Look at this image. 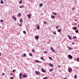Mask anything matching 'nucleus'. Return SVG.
<instances>
[{"label": "nucleus", "instance_id": "nucleus-1", "mask_svg": "<svg viewBox=\"0 0 79 79\" xmlns=\"http://www.w3.org/2000/svg\"><path fill=\"white\" fill-rule=\"evenodd\" d=\"M12 19H13V20H15V21H16V19H16V17L15 16H13L12 17Z\"/></svg>", "mask_w": 79, "mask_h": 79}, {"label": "nucleus", "instance_id": "nucleus-2", "mask_svg": "<svg viewBox=\"0 0 79 79\" xmlns=\"http://www.w3.org/2000/svg\"><path fill=\"white\" fill-rule=\"evenodd\" d=\"M51 50L52 51V52H55V49L54 48H53V47H51L50 48Z\"/></svg>", "mask_w": 79, "mask_h": 79}, {"label": "nucleus", "instance_id": "nucleus-3", "mask_svg": "<svg viewBox=\"0 0 79 79\" xmlns=\"http://www.w3.org/2000/svg\"><path fill=\"white\" fill-rule=\"evenodd\" d=\"M68 71L69 73H70V72H72V69L71 68H69Z\"/></svg>", "mask_w": 79, "mask_h": 79}, {"label": "nucleus", "instance_id": "nucleus-4", "mask_svg": "<svg viewBox=\"0 0 79 79\" xmlns=\"http://www.w3.org/2000/svg\"><path fill=\"white\" fill-rule=\"evenodd\" d=\"M68 57H69V59H71L72 58H73V56L70 55H69L68 56Z\"/></svg>", "mask_w": 79, "mask_h": 79}, {"label": "nucleus", "instance_id": "nucleus-5", "mask_svg": "<svg viewBox=\"0 0 79 79\" xmlns=\"http://www.w3.org/2000/svg\"><path fill=\"white\" fill-rule=\"evenodd\" d=\"M35 39H36V40L39 39V36H38L37 35L35 36Z\"/></svg>", "mask_w": 79, "mask_h": 79}, {"label": "nucleus", "instance_id": "nucleus-6", "mask_svg": "<svg viewBox=\"0 0 79 79\" xmlns=\"http://www.w3.org/2000/svg\"><path fill=\"white\" fill-rule=\"evenodd\" d=\"M68 37H69V39H70V40H71V39H72L71 37H70V36L69 35H68Z\"/></svg>", "mask_w": 79, "mask_h": 79}, {"label": "nucleus", "instance_id": "nucleus-7", "mask_svg": "<svg viewBox=\"0 0 79 79\" xmlns=\"http://www.w3.org/2000/svg\"><path fill=\"white\" fill-rule=\"evenodd\" d=\"M49 66H51L52 67H53V65L52 64H50Z\"/></svg>", "mask_w": 79, "mask_h": 79}, {"label": "nucleus", "instance_id": "nucleus-8", "mask_svg": "<svg viewBox=\"0 0 79 79\" xmlns=\"http://www.w3.org/2000/svg\"><path fill=\"white\" fill-rule=\"evenodd\" d=\"M42 72H43V73H45L46 71L44 70V69H42Z\"/></svg>", "mask_w": 79, "mask_h": 79}, {"label": "nucleus", "instance_id": "nucleus-9", "mask_svg": "<svg viewBox=\"0 0 79 79\" xmlns=\"http://www.w3.org/2000/svg\"><path fill=\"white\" fill-rule=\"evenodd\" d=\"M31 14H29L27 15L28 18L29 19H30V16H31Z\"/></svg>", "mask_w": 79, "mask_h": 79}, {"label": "nucleus", "instance_id": "nucleus-10", "mask_svg": "<svg viewBox=\"0 0 79 79\" xmlns=\"http://www.w3.org/2000/svg\"><path fill=\"white\" fill-rule=\"evenodd\" d=\"M77 77V74H76L74 76V78L75 79H76Z\"/></svg>", "mask_w": 79, "mask_h": 79}, {"label": "nucleus", "instance_id": "nucleus-11", "mask_svg": "<svg viewBox=\"0 0 79 79\" xmlns=\"http://www.w3.org/2000/svg\"><path fill=\"white\" fill-rule=\"evenodd\" d=\"M36 74H37V75H39V72L37 71H36L35 73Z\"/></svg>", "mask_w": 79, "mask_h": 79}, {"label": "nucleus", "instance_id": "nucleus-12", "mask_svg": "<svg viewBox=\"0 0 79 79\" xmlns=\"http://www.w3.org/2000/svg\"><path fill=\"white\" fill-rule=\"evenodd\" d=\"M23 19H21L20 20V23H23Z\"/></svg>", "mask_w": 79, "mask_h": 79}, {"label": "nucleus", "instance_id": "nucleus-13", "mask_svg": "<svg viewBox=\"0 0 79 79\" xmlns=\"http://www.w3.org/2000/svg\"><path fill=\"white\" fill-rule=\"evenodd\" d=\"M43 6V4L42 3H41L40 4V7H42V6Z\"/></svg>", "mask_w": 79, "mask_h": 79}, {"label": "nucleus", "instance_id": "nucleus-14", "mask_svg": "<svg viewBox=\"0 0 79 79\" xmlns=\"http://www.w3.org/2000/svg\"><path fill=\"white\" fill-rule=\"evenodd\" d=\"M23 77H27V75H26V74L24 75L23 76Z\"/></svg>", "mask_w": 79, "mask_h": 79}, {"label": "nucleus", "instance_id": "nucleus-15", "mask_svg": "<svg viewBox=\"0 0 79 79\" xmlns=\"http://www.w3.org/2000/svg\"><path fill=\"white\" fill-rule=\"evenodd\" d=\"M74 30H76L77 29V27H73Z\"/></svg>", "mask_w": 79, "mask_h": 79}, {"label": "nucleus", "instance_id": "nucleus-16", "mask_svg": "<svg viewBox=\"0 0 79 79\" xmlns=\"http://www.w3.org/2000/svg\"><path fill=\"white\" fill-rule=\"evenodd\" d=\"M61 29H59L57 30V31L58 32H61Z\"/></svg>", "mask_w": 79, "mask_h": 79}, {"label": "nucleus", "instance_id": "nucleus-17", "mask_svg": "<svg viewBox=\"0 0 79 79\" xmlns=\"http://www.w3.org/2000/svg\"><path fill=\"white\" fill-rule=\"evenodd\" d=\"M19 7L20 8H24V6L22 5V6H19Z\"/></svg>", "mask_w": 79, "mask_h": 79}, {"label": "nucleus", "instance_id": "nucleus-18", "mask_svg": "<svg viewBox=\"0 0 79 79\" xmlns=\"http://www.w3.org/2000/svg\"><path fill=\"white\" fill-rule=\"evenodd\" d=\"M18 16H21V13H19V14L18 15Z\"/></svg>", "mask_w": 79, "mask_h": 79}, {"label": "nucleus", "instance_id": "nucleus-19", "mask_svg": "<svg viewBox=\"0 0 79 79\" xmlns=\"http://www.w3.org/2000/svg\"><path fill=\"white\" fill-rule=\"evenodd\" d=\"M1 3L2 4H3L4 3V2L2 0L1 1Z\"/></svg>", "mask_w": 79, "mask_h": 79}, {"label": "nucleus", "instance_id": "nucleus-20", "mask_svg": "<svg viewBox=\"0 0 79 79\" xmlns=\"http://www.w3.org/2000/svg\"><path fill=\"white\" fill-rule=\"evenodd\" d=\"M35 62H36V63H37L38 62H39V63H41V62L40 61H39V60H36L35 61Z\"/></svg>", "mask_w": 79, "mask_h": 79}, {"label": "nucleus", "instance_id": "nucleus-21", "mask_svg": "<svg viewBox=\"0 0 79 79\" xmlns=\"http://www.w3.org/2000/svg\"><path fill=\"white\" fill-rule=\"evenodd\" d=\"M51 18H55V16L54 15H52L51 16Z\"/></svg>", "mask_w": 79, "mask_h": 79}, {"label": "nucleus", "instance_id": "nucleus-22", "mask_svg": "<svg viewBox=\"0 0 79 79\" xmlns=\"http://www.w3.org/2000/svg\"><path fill=\"white\" fill-rule=\"evenodd\" d=\"M52 14H53V15H55V16H56V13L53 12V13H52Z\"/></svg>", "mask_w": 79, "mask_h": 79}, {"label": "nucleus", "instance_id": "nucleus-23", "mask_svg": "<svg viewBox=\"0 0 79 79\" xmlns=\"http://www.w3.org/2000/svg\"><path fill=\"white\" fill-rule=\"evenodd\" d=\"M29 55L31 56H32V54L31 53H30L29 54Z\"/></svg>", "mask_w": 79, "mask_h": 79}, {"label": "nucleus", "instance_id": "nucleus-24", "mask_svg": "<svg viewBox=\"0 0 79 79\" xmlns=\"http://www.w3.org/2000/svg\"><path fill=\"white\" fill-rule=\"evenodd\" d=\"M69 50H72V48H71V47H68Z\"/></svg>", "mask_w": 79, "mask_h": 79}, {"label": "nucleus", "instance_id": "nucleus-25", "mask_svg": "<svg viewBox=\"0 0 79 79\" xmlns=\"http://www.w3.org/2000/svg\"><path fill=\"white\" fill-rule=\"evenodd\" d=\"M23 56H25V57H26V54L25 53L23 54Z\"/></svg>", "mask_w": 79, "mask_h": 79}, {"label": "nucleus", "instance_id": "nucleus-26", "mask_svg": "<svg viewBox=\"0 0 79 79\" xmlns=\"http://www.w3.org/2000/svg\"><path fill=\"white\" fill-rule=\"evenodd\" d=\"M23 76L22 75V73H20V74H19V76Z\"/></svg>", "mask_w": 79, "mask_h": 79}, {"label": "nucleus", "instance_id": "nucleus-27", "mask_svg": "<svg viewBox=\"0 0 79 79\" xmlns=\"http://www.w3.org/2000/svg\"><path fill=\"white\" fill-rule=\"evenodd\" d=\"M19 26L20 27L22 26V23H20V25H19Z\"/></svg>", "mask_w": 79, "mask_h": 79}, {"label": "nucleus", "instance_id": "nucleus-28", "mask_svg": "<svg viewBox=\"0 0 79 79\" xmlns=\"http://www.w3.org/2000/svg\"><path fill=\"white\" fill-rule=\"evenodd\" d=\"M23 32L24 34H26V31H23Z\"/></svg>", "mask_w": 79, "mask_h": 79}, {"label": "nucleus", "instance_id": "nucleus-29", "mask_svg": "<svg viewBox=\"0 0 79 79\" xmlns=\"http://www.w3.org/2000/svg\"><path fill=\"white\" fill-rule=\"evenodd\" d=\"M73 39H76L77 38V37H76V36H74L73 37Z\"/></svg>", "mask_w": 79, "mask_h": 79}, {"label": "nucleus", "instance_id": "nucleus-30", "mask_svg": "<svg viewBox=\"0 0 79 79\" xmlns=\"http://www.w3.org/2000/svg\"><path fill=\"white\" fill-rule=\"evenodd\" d=\"M52 71H53V69H51L50 70H49V71L50 72H52Z\"/></svg>", "mask_w": 79, "mask_h": 79}, {"label": "nucleus", "instance_id": "nucleus-31", "mask_svg": "<svg viewBox=\"0 0 79 79\" xmlns=\"http://www.w3.org/2000/svg\"><path fill=\"white\" fill-rule=\"evenodd\" d=\"M53 34H55V35H56V32H53Z\"/></svg>", "mask_w": 79, "mask_h": 79}, {"label": "nucleus", "instance_id": "nucleus-32", "mask_svg": "<svg viewBox=\"0 0 79 79\" xmlns=\"http://www.w3.org/2000/svg\"><path fill=\"white\" fill-rule=\"evenodd\" d=\"M19 3H22V1L21 0L19 2Z\"/></svg>", "mask_w": 79, "mask_h": 79}, {"label": "nucleus", "instance_id": "nucleus-33", "mask_svg": "<svg viewBox=\"0 0 79 79\" xmlns=\"http://www.w3.org/2000/svg\"><path fill=\"white\" fill-rule=\"evenodd\" d=\"M37 28L38 29H39L40 28H39V26H37Z\"/></svg>", "mask_w": 79, "mask_h": 79}, {"label": "nucleus", "instance_id": "nucleus-34", "mask_svg": "<svg viewBox=\"0 0 79 79\" xmlns=\"http://www.w3.org/2000/svg\"><path fill=\"white\" fill-rule=\"evenodd\" d=\"M56 29H58L59 28V26H57V27H56Z\"/></svg>", "mask_w": 79, "mask_h": 79}, {"label": "nucleus", "instance_id": "nucleus-35", "mask_svg": "<svg viewBox=\"0 0 79 79\" xmlns=\"http://www.w3.org/2000/svg\"><path fill=\"white\" fill-rule=\"evenodd\" d=\"M34 51H35V50H34V49H32V51L33 52H34Z\"/></svg>", "mask_w": 79, "mask_h": 79}, {"label": "nucleus", "instance_id": "nucleus-36", "mask_svg": "<svg viewBox=\"0 0 79 79\" xmlns=\"http://www.w3.org/2000/svg\"><path fill=\"white\" fill-rule=\"evenodd\" d=\"M49 59H50V60H52V57H49Z\"/></svg>", "mask_w": 79, "mask_h": 79}, {"label": "nucleus", "instance_id": "nucleus-37", "mask_svg": "<svg viewBox=\"0 0 79 79\" xmlns=\"http://www.w3.org/2000/svg\"><path fill=\"white\" fill-rule=\"evenodd\" d=\"M40 59H41V60H44V58H43V57H41Z\"/></svg>", "mask_w": 79, "mask_h": 79}, {"label": "nucleus", "instance_id": "nucleus-38", "mask_svg": "<svg viewBox=\"0 0 79 79\" xmlns=\"http://www.w3.org/2000/svg\"><path fill=\"white\" fill-rule=\"evenodd\" d=\"M10 79H14V78H13V77H10Z\"/></svg>", "mask_w": 79, "mask_h": 79}, {"label": "nucleus", "instance_id": "nucleus-39", "mask_svg": "<svg viewBox=\"0 0 79 79\" xmlns=\"http://www.w3.org/2000/svg\"><path fill=\"white\" fill-rule=\"evenodd\" d=\"M48 77H44L43 78V79H47V78Z\"/></svg>", "mask_w": 79, "mask_h": 79}, {"label": "nucleus", "instance_id": "nucleus-40", "mask_svg": "<svg viewBox=\"0 0 79 79\" xmlns=\"http://www.w3.org/2000/svg\"><path fill=\"white\" fill-rule=\"evenodd\" d=\"M44 53H48V51H45L44 52Z\"/></svg>", "mask_w": 79, "mask_h": 79}, {"label": "nucleus", "instance_id": "nucleus-41", "mask_svg": "<svg viewBox=\"0 0 79 79\" xmlns=\"http://www.w3.org/2000/svg\"><path fill=\"white\" fill-rule=\"evenodd\" d=\"M75 32L76 33H77V32H78V31L77 30H76Z\"/></svg>", "mask_w": 79, "mask_h": 79}, {"label": "nucleus", "instance_id": "nucleus-42", "mask_svg": "<svg viewBox=\"0 0 79 79\" xmlns=\"http://www.w3.org/2000/svg\"><path fill=\"white\" fill-rule=\"evenodd\" d=\"M19 76V78L20 79H22V77H21V76Z\"/></svg>", "mask_w": 79, "mask_h": 79}, {"label": "nucleus", "instance_id": "nucleus-43", "mask_svg": "<svg viewBox=\"0 0 79 79\" xmlns=\"http://www.w3.org/2000/svg\"><path fill=\"white\" fill-rule=\"evenodd\" d=\"M58 68H61V66L60 65L58 66Z\"/></svg>", "mask_w": 79, "mask_h": 79}, {"label": "nucleus", "instance_id": "nucleus-44", "mask_svg": "<svg viewBox=\"0 0 79 79\" xmlns=\"http://www.w3.org/2000/svg\"><path fill=\"white\" fill-rule=\"evenodd\" d=\"M15 69H14L13 70V73H14V72H15Z\"/></svg>", "mask_w": 79, "mask_h": 79}, {"label": "nucleus", "instance_id": "nucleus-45", "mask_svg": "<svg viewBox=\"0 0 79 79\" xmlns=\"http://www.w3.org/2000/svg\"><path fill=\"white\" fill-rule=\"evenodd\" d=\"M0 21H1V22H3V20H0Z\"/></svg>", "mask_w": 79, "mask_h": 79}, {"label": "nucleus", "instance_id": "nucleus-46", "mask_svg": "<svg viewBox=\"0 0 79 79\" xmlns=\"http://www.w3.org/2000/svg\"><path fill=\"white\" fill-rule=\"evenodd\" d=\"M77 60L78 61H79V58H77Z\"/></svg>", "mask_w": 79, "mask_h": 79}, {"label": "nucleus", "instance_id": "nucleus-47", "mask_svg": "<svg viewBox=\"0 0 79 79\" xmlns=\"http://www.w3.org/2000/svg\"><path fill=\"white\" fill-rule=\"evenodd\" d=\"M74 9H75V8H74V7L72 9L73 10H74Z\"/></svg>", "mask_w": 79, "mask_h": 79}, {"label": "nucleus", "instance_id": "nucleus-48", "mask_svg": "<svg viewBox=\"0 0 79 79\" xmlns=\"http://www.w3.org/2000/svg\"><path fill=\"white\" fill-rule=\"evenodd\" d=\"M5 75V73H2V75Z\"/></svg>", "mask_w": 79, "mask_h": 79}, {"label": "nucleus", "instance_id": "nucleus-49", "mask_svg": "<svg viewBox=\"0 0 79 79\" xmlns=\"http://www.w3.org/2000/svg\"><path fill=\"white\" fill-rule=\"evenodd\" d=\"M68 79V78H66V77H65L64 78V79Z\"/></svg>", "mask_w": 79, "mask_h": 79}, {"label": "nucleus", "instance_id": "nucleus-50", "mask_svg": "<svg viewBox=\"0 0 79 79\" xmlns=\"http://www.w3.org/2000/svg\"><path fill=\"white\" fill-rule=\"evenodd\" d=\"M44 24H45V23H47V22H44Z\"/></svg>", "mask_w": 79, "mask_h": 79}, {"label": "nucleus", "instance_id": "nucleus-51", "mask_svg": "<svg viewBox=\"0 0 79 79\" xmlns=\"http://www.w3.org/2000/svg\"><path fill=\"white\" fill-rule=\"evenodd\" d=\"M40 72H39V73H38L39 75V74H40Z\"/></svg>", "mask_w": 79, "mask_h": 79}, {"label": "nucleus", "instance_id": "nucleus-52", "mask_svg": "<svg viewBox=\"0 0 79 79\" xmlns=\"http://www.w3.org/2000/svg\"><path fill=\"white\" fill-rule=\"evenodd\" d=\"M72 44H73V45H74V43H73Z\"/></svg>", "mask_w": 79, "mask_h": 79}, {"label": "nucleus", "instance_id": "nucleus-53", "mask_svg": "<svg viewBox=\"0 0 79 79\" xmlns=\"http://www.w3.org/2000/svg\"><path fill=\"white\" fill-rule=\"evenodd\" d=\"M59 71H60V72H61V70H59Z\"/></svg>", "mask_w": 79, "mask_h": 79}, {"label": "nucleus", "instance_id": "nucleus-54", "mask_svg": "<svg viewBox=\"0 0 79 79\" xmlns=\"http://www.w3.org/2000/svg\"><path fill=\"white\" fill-rule=\"evenodd\" d=\"M10 75L11 76V75H12V74H10Z\"/></svg>", "mask_w": 79, "mask_h": 79}, {"label": "nucleus", "instance_id": "nucleus-55", "mask_svg": "<svg viewBox=\"0 0 79 79\" xmlns=\"http://www.w3.org/2000/svg\"><path fill=\"white\" fill-rule=\"evenodd\" d=\"M0 56H1V54L0 53Z\"/></svg>", "mask_w": 79, "mask_h": 79}, {"label": "nucleus", "instance_id": "nucleus-56", "mask_svg": "<svg viewBox=\"0 0 79 79\" xmlns=\"http://www.w3.org/2000/svg\"><path fill=\"white\" fill-rule=\"evenodd\" d=\"M0 27H1V26H0Z\"/></svg>", "mask_w": 79, "mask_h": 79}]
</instances>
